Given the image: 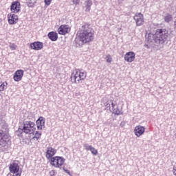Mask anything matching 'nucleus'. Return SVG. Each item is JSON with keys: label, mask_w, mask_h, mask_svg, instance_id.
I'll list each match as a JSON object with an SVG mask.
<instances>
[{"label": "nucleus", "mask_w": 176, "mask_h": 176, "mask_svg": "<svg viewBox=\"0 0 176 176\" xmlns=\"http://www.w3.org/2000/svg\"><path fill=\"white\" fill-rule=\"evenodd\" d=\"M93 146L89 145V144H84V148H85L86 151H90Z\"/></svg>", "instance_id": "27"}, {"label": "nucleus", "mask_w": 176, "mask_h": 176, "mask_svg": "<svg viewBox=\"0 0 176 176\" xmlns=\"http://www.w3.org/2000/svg\"><path fill=\"white\" fill-rule=\"evenodd\" d=\"M65 163V159L63 157L56 156L52 157L50 160V164L56 168H61V166H63Z\"/></svg>", "instance_id": "6"}, {"label": "nucleus", "mask_w": 176, "mask_h": 176, "mask_svg": "<svg viewBox=\"0 0 176 176\" xmlns=\"http://www.w3.org/2000/svg\"><path fill=\"white\" fill-rule=\"evenodd\" d=\"M106 61L107 63H112V57L111 56V55L109 54L106 56Z\"/></svg>", "instance_id": "26"}, {"label": "nucleus", "mask_w": 176, "mask_h": 176, "mask_svg": "<svg viewBox=\"0 0 176 176\" xmlns=\"http://www.w3.org/2000/svg\"><path fill=\"white\" fill-rule=\"evenodd\" d=\"M114 127H115V126H116V125H113Z\"/></svg>", "instance_id": "40"}, {"label": "nucleus", "mask_w": 176, "mask_h": 176, "mask_svg": "<svg viewBox=\"0 0 176 176\" xmlns=\"http://www.w3.org/2000/svg\"><path fill=\"white\" fill-rule=\"evenodd\" d=\"M3 126H8V124H3Z\"/></svg>", "instance_id": "38"}, {"label": "nucleus", "mask_w": 176, "mask_h": 176, "mask_svg": "<svg viewBox=\"0 0 176 176\" xmlns=\"http://www.w3.org/2000/svg\"><path fill=\"white\" fill-rule=\"evenodd\" d=\"M74 5H79L80 3V0H73Z\"/></svg>", "instance_id": "32"}, {"label": "nucleus", "mask_w": 176, "mask_h": 176, "mask_svg": "<svg viewBox=\"0 0 176 176\" xmlns=\"http://www.w3.org/2000/svg\"><path fill=\"white\" fill-rule=\"evenodd\" d=\"M9 170L12 173V174H19V173H21L20 171V166L17 163H12L10 164ZM20 171V172H19Z\"/></svg>", "instance_id": "12"}, {"label": "nucleus", "mask_w": 176, "mask_h": 176, "mask_svg": "<svg viewBox=\"0 0 176 176\" xmlns=\"http://www.w3.org/2000/svg\"><path fill=\"white\" fill-rule=\"evenodd\" d=\"M124 124H126V123H124V122H121L120 126V127H124Z\"/></svg>", "instance_id": "34"}, {"label": "nucleus", "mask_w": 176, "mask_h": 176, "mask_svg": "<svg viewBox=\"0 0 176 176\" xmlns=\"http://www.w3.org/2000/svg\"><path fill=\"white\" fill-rule=\"evenodd\" d=\"M89 151L92 153V155H94V156H97V155H98V151H97V149H96V148L93 146L91 148V150Z\"/></svg>", "instance_id": "25"}, {"label": "nucleus", "mask_w": 176, "mask_h": 176, "mask_svg": "<svg viewBox=\"0 0 176 176\" xmlns=\"http://www.w3.org/2000/svg\"><path fill=\"white\" fill-rule=\"evenodd\" d=\"M63 171H64V170H65V166L63 167Z\"/></svg>", "instance_id": "39"}, {"label": "nucleus", "mask_w": 176, "mask_h": 176, "mask_svg": "<svg viewBox=\"0 0 176 176\" xmlns=\"http://www.w3.org/2000/svg\"><path fill=\"white\" fill-rule=\"evenodd\" d=\"M10 139L8 135L3 133V131L0 130V148H1L2 152H6L9 149V142Z\"/></svg>", "instance_id": "5"}, {"label": "nucleus", "mask_w": 176, "mask_h": 176, "mask_svg": "<svg viewBox=\"0 0 176 176\" xmlns=\"http://www.w3.org/2000/svg\"><path fill=\"white\" fill-rule=\"evenodd\" d=\"M17 46L14 44V43H12L10 45V48L12 50H16Z\"/></svg>", "instance_id": "29"}, {"label": "nucleus", "mask_w": 176, "mask_h": 176, "mask_svg": "<svg viewBox=\"0 0 176 176\" xmlns=\"http://www.w3.org/2000/svg\"><path fill=\"white\" fill-rule=\"evenodd\" d=\"M12 13L8 14V23L10 25H13L19 21V16Z\"/></svg>", "instance_id": "13"}, {"label": "nucleus", "mask_w": 176, "mask_h": 176, "mask_svg": "<svg viewBox=\"0 0 176 176\" xmlns=\"http://www.w3.org/2000/svg\"><path fill=\"white\" fill-rule=\"evenodd\" d=\"M145 38L148 43L155 42V43H158L159 45H164L168 41V30L165 28L157 29L155 34H146Z\"/></svg>", "instance_id": "2"}, {"label": "nucleus", "mask_w": 176, "mask_h": 176, "mask_svg": "<svg viewBox=\"0 0 176 176\" xmlns=\"http://www.w3.org/2000/svg\"><path fill=\"white\" fill-rule=\"evenodd\" d=\"M144 133H145V126L138 125L135 127L134 133L136 137H141Z\"/></svg>", "instance_id": "15"}, {"label": "nucleus", "mask_w": 176, "mask_h": 176, "mask_svg": "<svg viewBox=\"0 0 176 176\" xmlns=\"http://www.w3.org/2000/svg\"><path fill=\"white\" fill-rule=\"evenodd\" d=\"M23 144H25V145H30V142H31L30 141L29 139H23Z\"/></svg>", "instance_id": "28"}, {"label": "nucleus", "mask_w": 176, "mask_h": 176, "mask_svg": "<svg viewBox=\"0 0 176 176\" xmlns=\"http://www.w3.org/2000/svg\"><path fill=\"white\" fill-rule=\"evenodd\" d=\"M30 49L33 50H42L43 49V43L41 41H35L30 43Z\"/></svg>", "instance_id": "14"}, {"label": "nucleus", "mask_w": 176, "mask_h": 176, "mask_svg": "<svg viewBox=\"0 0 176 176\" xmlns=\"http://www.w3.org/2000/svg\"><path fill=\"white\" fill-rule=\"evenodd\" d=\"M144 47H149L148 45V44L144 45Z\"/></svg>", "instance_id": "37"}, {"label": "nucleus", "mask_w": 176, "mask_h": 176, "mask_svg": "<svg viewBox=\"0 0 176 176\" xmlns=\"http://www.w3.org/2000/svg\"><path fill=\"white\" fill-rule=\"evenodd\" d=\"M133 20H135L137 27L144 25V14L141 12H137L133 16Z\"/></svg>", "instance_id": "8"}, {"label": "nucleus", "mask_w": 176, "mask_h": 176, "mask_svg": "<svg viewBox=\"0 0 176 176\" xmlns=\"http://www.w3.org/2000/svg\"><path fill=\"white\" fill-rule=\"evenodd\" d=\"M174 28L176 30V19L174 21Z\"/></svg>", "instance_id": "36"}, {"label": "nucleus", "mask_w": 176, "mask_h": 176, "mask_svg": "<svg viewBox=\"0 0 176 176\" xmlns=\"http://www.w3.org/2000/svg\"><path fill=\"white\" fill-rule=\"evenodd\" d=\"M124 60L127 63H133L135 60V54L133 52H127L124 55Z\"/></svg>", "instance_id": "16"}, {"label": "nucleus", "mask_w": 176, "mask_h": 176, "mask_svg": "<svg viewBox=\"0 0 176 176\" xmlns=\"http://www.w3.org/2000/svg\"><path fill=\"white\" fill-rule=\"evenodd\" d=\"M84 4L85 6V12H90L91 10V6L93 5V1L91 0H85Z\"/></svg>", "instance_id": "20"}, {"label": "nucleus", "mask_w": 176, "mask_h": 176, "mask_svg": "<svg viewBox=\"0 0 176 176\" xmlns=\"http://www.w3.org/2000/svg\"><path fill=\"white\" fill-rule=\"evenodd\" d=\"M164 20L165 23H170V21H173V15L167 13L164 16Z\"/></svg>", "instance_id": "21"}, {"label": "nucleus", "mask_w": 176, "mask_h": 176, "mask_svg": "<svg viewBox=\"0 0 176 176\" xmlns=\"http://www.w3.org/2000/svg\"><path fill=\"white\" fill-rule=\"evenodd\" d=\"M8 87V82H0V91H3V90H6Z\"/></svg>", "instance_id": "24"}, {"label": "nucleus", "mask_w": 176, "mask_h": 176, "mask_svg": "<svg viewBox=\"0 0 176 176\" xmlns=\"http://www.w3.org/2000/svg\"><path fill=\"white\" fill-rule=\"evenodd\" d=\"M58 32L60 35H67L71 32V27L68 25H61L58 29Z\"/></svg>", "instance_id": "10"}, {"label": "nucleus", "mask_w": 176, "mask_h": 176, "mask_svg": "<svg viewBox=\"0 0 176 176\" xmlns=\"http://www.w3.org/2000/svg\"><path fill=\"white\" fill-rule=\"evenodd\" d=\"M57 153V150L54 148L53 147H48L47 148V151L45 153V157L49 160H52V157L54 156Z\"/></svg>", "instance_id": "11"}, {"label": "nucleus", "mask_w": 176, "mask_h": 176, "mask_svg": "<svg viewBox=\"0 0 176 176\" xmlns=\"http://www.w3.org/2000/svg\"><path fill=\"white\" fill-rule=\"evenodd\" d=\"M104 107H107L109 109H111H111L114 115H117V116H119V115H123V111H122V110H120L119 107H116V104L113 102V100H108L107 102H104ZM116 107V108H115Z\"/></svg>", "instance_id": "7"}, {"label": "nucleus", "mask_w": 176, "mask_h": 176, "mask_svg": "<svg viewBox=\"0 0 176 176\" xmlns=\"http://www.w3.org/2000/svg\"><path fill=\"white\" fill-rule=\"evenodd\" d=\"M52 0H44L45 5H46L47 6H49V5L52 3Z\"/></svg>", "instance_id": "30"}, {"label": "nucleus", "mask_w": 176, "mask_h": 176, "mask_svg": "<svg viewBox=\"0 0 176 176\" xmlns=\"http://www.w3.org/2000/svg\"><path fill=\"white\" fill-rule=\"evenodd\" d=\"M12 176H21V172L18 173L16 175H13Z\"/></svg>", "instance_id": "35"}, {"label": "nucleus", "mask_w": 176, "mask_h": 176, "mask_svg": "<svg viewBox=\"0 0 176 176\" xmlns=\"http://www.w3.org/2000/svg\"><path fill=\"white\" fill-rule=\"evenodd\" d=\"M77 35L78 38L74 41L76 47H80L82 45L90 43V42L94 41V30L89 23H85L80 27L77 32Z\"/></svg>", "instance_id": "1"}, {"label": "nucleus", "mask_w": 176, "mask_h": 176, "mask_svg": "<svg viewBox=\"0 0 176 176\" xmlns=\"http://www.w3.org/2000/svg\"><path fill=\"white\" fill-rule=\"evenodd\" d=\"M47 36L52 42H56L58 39V34L56 32H50Z\"/></svg>", "instance_id": "19"}, {"label": "nucleus", "mask_w": 176, "mask_h": 176, "mask_svg": "<svg viewBox=\"0 0 176 176\" xmlns=\"http://www.w3.org/2000/svg\"><path fill=\"white\" fill-rule=\"evenodd\" d=\"M64 171H65V173H66V174H68V175H70V176L72 175L69 170L64 169Z\"/></svg>", "instance_id": "33"}, {"label": "nucleus", "mask_w": 176, "mask_h": 176, "mask_svg": "<svg viewBox=\"0 0 176 176\" xmlns=\"http://www.w3.org/2000/svg\"><path fill=\"white\" fill-rule=\"evenodd\" d=\"M87 77V72L82 69H76L72 74L70 79L73 83H80V80H85Z\"/></svg>", "instance_id": "3"}, {"label": "nucleus", "mask_w": 176, "mask_h": 176, "mask_svg": "<svg viewBox=\"0 0 176 176\" xmlns=\"http://www.w3.org/2000/svg\"><path fill=\"white\" fill-rule=\"evenodd\" d=\"M41 137H42V133L36 131L34 133V136L32 138V140H34V141H38V140H39V138H41Z\"/></svg>", "instance_id": "22"}, {"label": "nucleus", "mask_w": 176, "mask_h": 176, "mask_svg": "<svg viewBox=\"0 0 176 176\" xmlns=\"http://www.w3.org/2000/svg\"><path fill=\"white\" fill-rule=\"evenodd\" d=\"M36 130L35 123L32 121H24L23 127L19 129L20 133H25V134H34Z\"/></svg>", "instance_id": "4"}, {"label": "nucleus", "mask_w": 176, "mask_h": 176, "mask_svg": "<svg viewBox=\"0 0 176 176\" xmlns=\"http://www.w3.org/2000/svg\"><path fill=\"white\" fill-rule=\"evenodd\" d=\"M12 13H20L21 12V5L19 1H13L10 6Z\"/></svg>", "instance_id": "9"}, {"label": "nucleus", "mask_w": 176, "mask_h": 176, "mask_svg": "<svg viewBox=\"0 0 176 176\" xmlns=\"http://www.w3.org/2000/svg\"><path fill=\"white\" fill-rule=\"evenodd\" d=\"M50 176H56V170H52L51 171H50Z\"/></svg>", "instance_id": "31"}, {"label": "nucleus", "mask_w": 176, "mask_h": 176, "mask_svg": "<svg viewBox=\"0 0 176 176\" xmlns=\"http://www.w3.org/2000/svg\"><path fill=\"white\" fill-rule=\"evenodd\" d=\"M23 76H24V71L19 69L14 73L13 79L14 80H15V82H20V80L23 79Z\"/></svg>", "instance_id": "17"}, {"label": "nucleus", "mask_w": 176, "mask_h": 176, "mask_svg": "<svg viewBox=\"0 0 176 176\" xmlns=\"http://www.w3.org/2000/svg\"><path fill=\"white\" fill-rule=\"evenodd\" d=\"M36 3V0H28V8H34Z\"/></svg>", "instance_id": "23"}, {"label": "nucleus", "mask_w": 176, "mask_h": 176, "mask_svg": "<svg viewBox=\"0 0 176 176\" xmlns=\"http://www.w3.org/2000/svg\"><path fill=\"white\" fill-rule=\"evenodd\" d=\"M38 130H42L45 127V120L43 117H40L36 122Z\"/></svg>", "instance_id": "18"}]
</instances>
